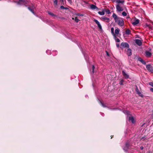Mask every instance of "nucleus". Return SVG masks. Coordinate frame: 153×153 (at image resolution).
<instances>
[{"label":"nucleus","mask_w":153,"mask_h":153,"mask_svg":"<svg viewBox=\"0 0 153 153\" xmlns=\"http://www.w3.org/2000/svg\"><path fill=\"white\" fill-rule=\"evenodd\" d=\"M115 22L121 26H123L124 24V22L123 19L121 18H118V19L115 21Z\"/></svg>","instance_id":"obj_1"},{"label":"nucleus","mask_w":153,"mask_h":153,"mask_svg":"<svg viewBox=\"0 0 153 153\" xmlns=\"http://www.w3.org/2000/svg\"><path fill=\"white\" fill-rule=\"evenodd\" d=\"M123 112L128 115V116L129 117L128 119L129 121H131L132 123H134L135 121L133 117L131 115L128 111H124Z\"/></svg>","instance_id":"obj_2"},{"label":"nucleus","mask_w":153,"mask_h":153,"mask_svg":"<svg viewBox=\"0 0 153 153\" xmlns=\"http://www.w3.org/2000/svg\"><path fill=\"white\" fill-rule=\"evenodd\" d=\"M17 4L19 5H25L27 4V1L24 0H20L17 2Z\"/></svg>","instance_id":"obj_3"},{"label":"nucleus","mask_w":153,"mask_h":153,"mask_svg":"<svg viewBox=\"0 0 153 153\" xmlns=\"http://www.w3.org/2000/svg\"><path fill=\"white\" fill-rule=\"evenodd\" d=\"M126 51L127 52V54L128 56H130L132 54L131 50V49H129V48H126Z\"/></svg>","instance_id":"obj_4"},{"label":"nucleus","mask_w":153,"mask_h":153,"mask_svg":"<svg viewBox=\"0 0 153 153\" xmlns=\"http://www.w3.org/2000/svg\"><path fill=\"white\" fill-rule=\"evenodd\" d=\"M116 8L117 11L120 12L123 10V7L120 6L119 4H117L116 5Z\"/></svg>","instance_id":"obj_5"},{"label":"nucleus","mask_w":153,"mask_h":153,"mask_svg":"<svg viewBox=\"0 0 153 153\" xmlns=\"http://www.w3.org/2000/svg\"><path fill=\"white\" fill-rule=\"evenodd\" d=\"M94 21L96 23L98 27L100 30L102 29V27L100 22L97 20L94 19Z\"/></svg>","instance_id":"obj_6"},{"label":"nucleus","mask_w":153,"mask_h":153,"mask_svg":"<svg viewBox=\"0 0 153 153\" xmlns=\"http://www.w3.org/2000/svg\"><path fill=\"white\" fill-rule=\"evenodd\" d=\"M146 68L150 71L153 72V67L150 65H147Z\"/></svg>","instance_id":"obj_7"},{"label":"nucleus","mask_w":153,"mask_h":153,"mask_svg":"<svg viewBox=\"0 0 153 153\" xmlns=\"http://www.w3.org/2000/svg\"><path fill=\"white\" fill-rule=\"evenodd\" d=\"M121 45L123 47V48H129V45L126 42H122L121 43Z\"/></svg>","instance_id":"obj_8"},{"label":"nucleus","mask_w":153,"mask_h":153,"mask_svg":"<svg viewBox=\"0 0 153 153\" xmlns=\"http://www.w3.org/2000/svg\"><path fill=\"white\" fill-rule=\"evenodd\" d=\"M101 19L102 20L104 21L107 22H108L110 21V19L109 18L105 16L102 17L101 18Z\"/></svg>","instance_id":"obj_9"},{"label":"nucleus","mask_w":153,"mask_h":153,"mask_svg":"<svg viewBox=\"0 0 153 153\" xmlns=\"http://www.w3.org/2000/svg\"><path fill=\"white\" fill-rule=\"evenodd\" d=\"M122 74L126 79H127L129 78L128 75L125 72V71H122Z\"/></svg>","instance_id":"obj_10"},{"label":"nucleus","mask_w":153,"mask_h":153,"mask_svg":"<svg viewBox=\"0 0 153 153\" xmlns=\"http://www.w3.org/2000/svg\"><path fill=\"white\" fill-rule=\"evenodd\" d=\"M129 144L128 142H127L126 144V146L123 149L125 151H126L128 148Z\"/></svg>","instance_id":"obj_11"},{"label":"nucleus","mask_w":153,"mask_h":153,"mask_svg":"<svg viewBox=\"0 0 153 153\" xmlns=\"http://www.w3.org/2000/svg\"><path fill=\"white\" fill-rule=\"evenodd\" d=\"M136 91L137 93L139 95V96L142 97H143V95L139 91V89H138V88L137 87L136 88Z\"/></svg>","instance_id":"obj_12"},{"label":"nucleus","mask_w":153,"mask_h":153,"mask_svg":"<svg viewBox=\"0 0 153 153\" xmlns=\"http://www.w3.org/2000/svg\"><path fill=\"white\" fill-rule=\"evenodd\" d=\"M90 8L92 10L96 9L97 10H98V8L94 4H91L90 6Z\"/></svg>","instance_id":"obj_13"},{"label":"nucleus","mask_w":153,"mask_h":153,"mask_svg":"<svg viewBox=\"0 0 153 153\" xmlns=\"http://www.w3.org/2000/svg\"><path fill=\"white\" fill-rule=\"evenodd\" d=\"M135 42L139 46L141 45L142 44L141 41L139 39H136Z\"/></svg>","instance_id":"obj_14"},{"label":"nucleus","mask_w":153,"mask_h":153,"mask_svg":"<svg viewBox=\"0 0 153 153\" xmlns=\"http://www.w3.org/2000/svg\"><path fill=\"white\" fill-rule=\"evenodd\" d=\"M139 22V20L137 19L134 22H132V24L134 25H136L138 24Z\"/></svg>","instance_id":"obj_15"},{"label":"nucleus","mask_w":153,"mask_h":153,"mask_svg":"<svg viewBox=\"0 0 153 153\" xmlns=\"http://www.w3.org/2000/svg\"><path fill=\"white\" fill-rule=\"evenodd\" d=\"M145 53H146V56H148V57H150L152 55L151 53L150 52H149L148 51H146Z\"/></svg>","instance_id":"obj_16"},{"label":"nucleus","mask_w":153,"mask_h":153,"mask_svg":"<svg viewBox=\"0 0 153 153\" xmlns=\"http://www.w3.org/2000/svg\"><path fill=\"white\" fill-rule=\"evenodd\" d=\"M112 16L114 18L115 21L116 20H117L118 19V18L117 17V15L114 13L113 14Z\"/></svg>","instance_id":"obj_17"},{"label":"nucleus","mask_w":153,"mask_h":153,"mask_svg":"<svg viewBox=\"0 0 153 153\" xmlns=\"http://www.w3.org/2000/svg\"><path fill=\"white\" fill-rule=\"evenodd\" d=\"M34 8V7H32V8H31L30 7H28V10L30 11L33 14H34L35 15V13L34 12H33V9Z\"/></svg>","instance_id":"obj_18"},{"label":"nucleus","mask_w":153,"mask_h":153,"mask_svg":"<svg viewBox=\"0 0 153 153\" xmlns=\"http://www.w3.org/2000/svg\"><path fill=\"white\" fill-rule=\"evenodd\" d=\"M57 0H55L54 1V5L56 8H57Z\"/></svg>","instance_id":"obj_19"},{"label":"nucleus","mask_w":153,"mask_h":153,"mask_svg":"<svg viewBox=\"0 0 153 153\" xmlns=\"http://www.w3.org/2000/svg\"><path fill=\"white\" fill-rule=\"evenodd\" d=\"M98 13L100 15H103L105 14V13L104 11H99Z\"/></svg>","instance_id":"obj_20"},{"label":"nucleus","mask_w":153,"mask_h":153,"mask_svg":"<svg viewBox=\"0 0 153 153\" xmlns=\"http://www.w3.org/2000/svg\"><path fill=\"white\" fill-rule=\"evenodd\" d=\"M130 30L129 29H127L126 31V33L128 35L130 33Z\"/></svg>","instance_id":"obj_21"},{"label":"nucleus","mask_w":153,"mask_h":153,"mask_svg":"<svg viewBox=\"0 0 153 153\" xmlns=\"http://www.w3.org/2000/svg\"><path fill=\"white\" fill-rule=\"evenodd\" d=\"M119 32V30L117 28V29H115V32L116 34H118Z\"/></svg>","instance_id":"obj_22"},{"label":"nucleus","mask_w":153,"mask_h":153,"mask_svg":"<svg viewBox=\"0 0 153 153\" xmlns=\"http://www.w3.org/2000/svg\"><path fill=\"white\" fill-rule=\"evenodd\" d=\"M48 13L50 15H51L52 16H56V15L54 14L53 13H52L50 12H48Z\"/></svg>","instance_id":"obj_23"},{"label":"nucleus","mask_w":153,"mask_h":153,"mask_svg":"<svg viewBox=\"0 0 153 153\" xmlns=\"http://www.w3.org/2000/svg\"><path fill=\"white\" fill-rule=\"evenodd\" d=\"M72 19H74L76 22H79V20L77 17H75V18H72Z\"/></svg>","instance_id":"obj_24"},{"label":"nucleus","mask_w":153,"mask_h":153,"mask_svg":"<svg viewBox=\"0 0 153 153\" xmlns=\"http://www.w3.org/2000/svg\"><path fill=\"white\" fill-rule=\"evenodd\" d=\"M124 82V81L123 79H121L120 80L119 84L120 85H123V83Z\"/></svg>","instance_id":"obj_25"},{"label":"nucleus","mask_w":153,"mask_h":153,"mask_svg":"<svg viewBox=\"0 0 153 153\" xmlns=\"http://www.w3.org/2000/svg\"><path fill=\"white\" fill-rule=\"evenodd\" d=\"M116 2L117 3H122L123 2L121 1V0H116Z\"/></svg>","instance_id":"obj_26"},{"label":"nucleus","mask_w":153,"mask_h":153,"mask_svg":"<svg viewBox=\"0 0 153 153\" xmlns=\"http://www.w3.org/2000/svg\"><path fill=\"white\" fill-rule=\"evenodd\" d=\"M111 33L113 34H114V28L112 27L111 28Z\"/></svg>","instance_id":"obj_27"},{"label":"nucleus","mask_w":153,"mask_h":153,"mask_svg":"<svg viewBox=\"0 0 153 153\" xmlns=\"http://www.w3.org/2000/svg\"><path fill=\"white\" fill-rule=\"evenodd\" d=\"M122 15L123 16H126L127 15V14L126 13V12L124 11L122 13Z\"/></svg>","instance_id":"obj_28"},{"label":"nucleus","mask_w":153,"mask_h":153,"mask_svg":"<svg viewBox=\"0 0 153 153\" xmlns=\"http://www.w3.org/2000/svg\"><path fill=\"white\" fill-rule=\"evenodd\" d=\"M105 11L108 14H110V11L109 10H106Z\"/></svg>","instance_id":"obj_29"},{"label":"nucleus","mask_w":153,"mask_h":153,"mask_svg":"<svg viewBox=\"0 0 153 153\" xmlns=\"http://www.w3.org/2000/svg\"><path fill=\"white\" fill-rule=\"evenodd\" d=\"M94 68H95V67H94V66L93 65L92 67V72L93 73H94Z\"/></svg>","instance_id":"obj_30"},{"label":"nucleus","mask_w":153,"mask_h":153,"mask_svg":"<svg viewBox=\"0 0 153 153\" xmlns=\"http://www.w3.org/2000/svg\"><path fill=\"white\" fill-rule=\"evenodd\" d=\"M99 102H100V104L102 105V106L103 107H105V105H104V104L103 103H102L101 101H99Z\"/></svg>","instance_id":"obj_31"},{"label":"nucleus","mask_w":153,"mask_h":153,"mask_svg":"<svg viewBox=\"0 0 153 153\" xmlns=\"http://www.w3.org/2000/svg\"><path fill=\"white\" fill-rule=\"evenodd\" d=\"M116 41L117 42H119L120 41V39L118 38H117L115 39Z\"/></svg>","instance_id":"obj_32"},{"label":"nucleus","mask_w":153,"mask_h":153,"mask_svg":"<svg viewBox=\"0 0 153 153\" xmlns=\"http://www.w3.org/2000/svg\"><path fill=\"white\" fill-rule=\"evenodd\" d=\"M149 84L153 87V83L152 82H150Z\"/></svg>","instance_id":"obj_33"},{"label":"nucleus","mask_w":153,"mask_h":153,"mask_svg":"<svg viewBox=\"0 0 153 153\" xmlns=\"http://www.w3.org/2000/svg\"><path fill=\"white\" fill-rule=\"evenodd\" d=\"M138 60L140 61L141 62H142V61L143 60L141 58H139L138 59Z\"/></svg>","instance_id":"obj_34"},{"label":"nucleus","mask_w":153,"mask_h":153,"mask_svg":"<svg viewBox=\"0 0 153 153\" xmlns=\"http://www.w3.org/2000/svg\"><path fill=\"white\" fill-rule=\"evenodd\" d=\"M141 62L143 64H146V62L145 61H144V60H143L142 61V62Z\"/></svg>","instance_id":"obj_35"},{"label":"nucleus","mask_w":153,"mask_h":153,"mask_svg":"<svg viewBox=\"0 0 153 153\" xmlns=\"http://www.w3.org/2000/svg\"><path fill=\"white\" fill-rule=\"evenodd\" d=\"M60 8L62 9H64V7L63 6H61L60 7Z\"/></svg>","instance_id":"obj_36"},{"label":"nucleus","mask_w":153,"mask_h":153,"mask_svg":"<svg viewBox=\"0 0 153 153\" xmlns=\"http://www.w3.org/2000/svg\"><path fill=\"white\" fill-rule=\"evenodd\" d=\"M116 46H117V47L118 48V47H119V44H116Z\"/></svg>","instance_id":"obj_37"},{"label":"nucleus","mask_w":153,"mask_h":153,"mask_svg":"<svg viewBox=\"0 0 153 153\" xmlns=\"http://www.w3.org/2000/svg\"><path fill=\"white\" fill-rule=\"evenodd\" d=\"M150 90L151 91L153 92V88H150Z\"/></svg>","instance_id":"obj_38"},{"label":"nucleus","mask_w":153,"mask_h":153,"mask_svg":"<svg viewBox=\"0 0 153 153\" xmlns=\"http://www.w3.org/2000/svg\"><path fill=\"white\" fill-rule=\"evenodd\" d=\"M140 148L141 150H142L143 149V146H141Z\"/></svg>","instance_id":"obj_39"},{"label":"nucleus","mask_w":153,"mask_h":153,"mask_svg":"<svg viewBox=\"0 0 153 153\" xmlns=\"http://www.w3.org/2000/svg\"><path fill=\"white\" fill-rule=\"evenodd\" d=\"M68 1L70 2V3H71V0H67Z\"/></svg>","instance_id":"obj_40"},{"label":"nucleus","mask_w":153,"mask_h":153,"mask_svg":"<svg viewBox=\"0 0 153 153\" xmlns=\"http://www.w3.org/2000/svg\"><path fill=\"white\" fill-rule=\"evenodd\" d=\"M106 53H107V55L108 56H109V54H108V53L107 51H106Z\"/></svg>","instance_id":"obj_41"},{"label":"nucleus","mask_w":153,"mask_h":153,"mask_svg":"<svg viewBox=\"0 0 153 153\" xmlns=\"http://www.w3.org/2000/svg\"><path fill=\"white\" fill-rule=\"evenodd\" d=\"M144 138H145V137H143L141 139V140H144Z\"/></svg>","instance_id":"obj_42"},{"label":"nucleus","mask_w":153,"mask_h":153,"mask_svg":"<svg viewBox=\"0 0 153 153\" xmlns=\"http://www.w3.org/2000/svg\"><path fill=\"white\" fill-rule=\"evenodd\" d=\"M68 9V8L67 7H64V9L67 10Z\"/></svg>","instance_id":"obj_43"},{"label":"nucleus","mask_w":153,"mask_h":153,"mask_svg":"<svg viewBox=\"0 0 153 153\" xmlns=\"http://www.w3.org/2000/svg\"><path fill=\"white\" fill-rule=\"evenodd\" d=\"M110 76V75H107V76H108V77Z\"/></svg>","instance_id":"obj_44"},{"label":"nucleus","mask_w":153,"mask_h":153,"mask_svg":"<svg viewBox=\"0 0 153 153\" xmlns=\"http://www.w3.org/2000/svg\"><path fill=\"white\" fill-rule=\"evenodd\" d=\"M62 2H63V0H61Z\"/></svg>","instance_id":"obj_45"},{"label":"nucleus","mask_w":153,"mask_h":153,"mask_svg":"<svg viewBox=\"0 0 153 153\" xmlns=\"http://www.w3.org/2000/svg\"><path fill=\"white\" fill-rule=\"evenodd\" d=\"M149 153H151V152H149Z\"/></svg>","instance_id":"obj_46"},{"label":"nucleus","mask_w":153,"mask_h":153,"mask_svg":"<svg viewBox=\"0 0 153 153\" xmlns=\"http://www.w3.org/2000/svg\"><path fill=\"white\" fill-rule=\"evenodd\" d=\"M152 24L153 25V22H152Z\"/></svg>","instance_id":"obj_47"}]
</instances>
